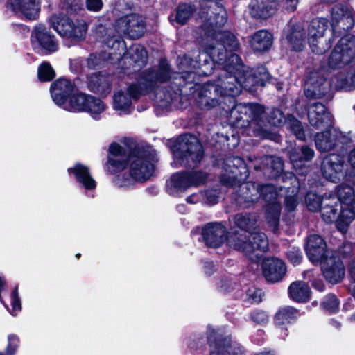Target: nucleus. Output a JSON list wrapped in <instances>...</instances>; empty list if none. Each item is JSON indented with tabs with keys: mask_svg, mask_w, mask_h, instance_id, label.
I'll list each match as a JSON object with an SVG mask.
<instances>
[{
	"mask_svg": "<svg viewBox=\"0 0 355 355\" xmlns=\"http://www.w3.org/2000/svg\"><path fill=\"white\" fill-rule=\"evenodd\" d=\"M225 171L229 174L223 173L220 182L227 187H233L239 184L248 177V170L243 160L239 157H230L225 161Z\"/></svg>",
	"mask_w": 355,
	"mask_h": 355,
	"instance_id": "ddd939ff",
	"label": "nucleus"
},
{
	"mask_svg": "<svg viewBox=\"0 0 355 355\" xmlns=\"http://www.w3.org/2000/svg\"><path fill=\"white\" fill-rule=\"evenodd\" d=\"M51 26L61 36L79 42L85 40L88 26L83 19L73 21L60 15H53L49 19Z\"/></svg>",
	"mask_w": 355,
	"mask_h": 355,
	"instance_id": "9d476101",
	"label": "nucleus"
},
{
	"mask_svg": "<svg viewBox=\"0 0 355 355\" xmlns=\"http://www.w3.org/2000/svg\"><path fill=\"white\" fill-rule=\"evenodd\" d=\"M288 155L296 173L300 175H305L308 172V168L305 166L304 162L311 160L315 152L311 148L304 145L301 147L300 151L297 149L291 150Z\"/></svg>",
	"mask_w": 355,
	"mask_h": 355,
	"instance_id": "5701e85b",
	"label": "nucleus"
},
{
	"mask_svg": "<svg viewBox=\"0 0 355 355\" xmlns=\"http://www.w3.org/2000/svg\"><path fill=\"white\" fill-rule=\"evenodd\" d=\"M110 155L107 164V170L114 173L124 168L127 162L129 165V176L118 175L114 180L119 187H128L134 181L144 182L148 180L154 172V164L157 161L154 150L135 146L132 150H126L116 143L110 146Z\"/></svg>",
	"mask_w": 355,
	"mask_h": 355,
	"instance_id": "7ed1b4c3",
	"label": "nucleus"
},
{
	"mask_svg": "<svg viewBox=\"0 0 355 355\" xmlns=\"http://www.w3.org/2000/svg\"><path fill=\"white\" fill-rule=\"evenodd\" d=\"M354 24V13L347 6L335 5L331 9V37L327 40L324 35L329 27L325 18L313 19L308 27V42L311 51L322 55L332 46L334 38L347 36L346 32L352 29Z\"/></svg>",
	"mask_w": 355,
	"mask_h": 355,
	"instance_id": "20e7f679",
	"label": "nucleus"
},
{
	"mask_svg": "<svg viewBox=\"0 0 355 355\" xmlns=\"http://www.w3.org/2000/svg\"><path fill=\"white\" fill-rule=\"evenodd\" d=\"M89 87L94 93L105 94L110 90L105 77L100 73H94L88 77Z\"/></svg>",
	"mask_w": 355,
	"mask_h": 355,
	"instance_id": "e433bc0d",
	"label": "nucleus"
},
{
	"mask_svg": "<svg viewBox=\"0 0 355 355\" xmlns=\"http://www.w3.org/2000/svg\"><path fill=\"white\" fill-rule=\"evenodd\" d=\"M331 69H343L331 79L337 89H355V37L347 35L337 42L329 60Z\"/></svg>",
	"mask_w": 355,
	"mask_h": 355,
	"instance_id": "423d86ee",
	"label": "nucleus"
},
{
	"mask_svg": "<svg viewBox=\"0 0 355 355\" xmlns=\"http://www.w3.org/2000/svg\"><path fill=\"white\" fill-rule=\"evenodd\" d=\"M347 141L348 137L343 132L334 128L318 132L315 136V147L320 152L331 151Z\"/></svg>",
	"mask_w": 355,
	"mask_h": 355,
	"instance_id": "2eb2a0df",
	"label": "nucleus"
},
{
	"mask_svg": "<svg viewBox=\"0 0 355 355\" xmlns=\"http://www.w3.org/2000/svg\"><path fill=\"white\" fill-rule=\"evenodd\" d=\"M287 257L293 265L299 264L302 259V252L298 248H292L289 250Z\"/></svg>",
	"mask_w": 355,
	"mask_h": 355,
	"instance_id": "864d4df0",
	"label": "nucleus"
},
{
	"mask_svg": "<svg viewBox=\"0 0 355 355\" xmlns=\"http://www.w3.org/2000/svg\"><path fill=\"white\" fill-rule=\"evenodd\" d=\"M328 198L329 196H324L321 198L315 193L309 192L305 199L307 208L311 211H315L322 205L324 198Z\"/></svg>",
	"mask_w": 355,
	"mask_h": 355,
	"instance_id": "79ce46f5",
	"label": "nucleus"
},
{
	"mask_svg": "<svg viewBox=\"0 0 355 355\" xmlns=\"http://www.w3.org/2000/svg\"><path fill=\"white\" fill-rule=\"evenodd\" d=\"M347 169L345 157L338 154H330L325 157L321 166L324 178L335 183L345 178Z\"/></svg>",
	"mask_w": 355,
	"mask_h": 355,
	"instance_id": "f8f14e48",
	"label": "nucleus"
},
{
	"mask_svg": "<svg viewBox=\"0 0 355 355\" xmlns=\"http://www.w3.org/2000/svg\"><path fill=\"white\" fill-rule=\"evenodd\" d=\"M103 42H105L103 40ZM105 43V52L103 55H97V54H91L87 60V67L89 69H94L95 67H98L101 64L102 60H110L111 62H113L110 58H109V54L108 53L111 51L110 48L109 49Z\"/></svg>",
	"mask_w": 355,
	"mask_h": 355,
	"instance_id": "a19ab883",
	"label": "nucleus"
},
{
	"mask_svg": "<svg viewBox=\"0 0 355 355\" xmlns=\"http://www.w3.org/2000/svg\"><path fill=\"white\" fill-rule=\"evenodd\" d=\"M178 211L182 214H184L186 211V207L184 205H179L177 207Z\"/></svg>",
	"mask_w": 355,
	"mask_h": 355,
	"instance_id": "338daca9",
	"label": "nucleus"
},
{
	"mask_svg": "<svg viewBox=\"0 0 355 355\" xmlns=\"http://www.w3.org/2000/svg\"><path fill=\"white\" fill-rule=\"evenodd\" d=\"M303 276L304 279L312 280V285L319 291H323L324 288V283L320 279H315V275L313 270H307L304 272Z\"/></svg>",
	"mask_w": 355,
	"mask_h": 355,
	"instance_id": "603ef678",
	"label": "nucleus"
},
{
	"mask_svg": "<svg viewBox=\"0 0 355 355\" xmlns=\"http://www.w3.org/2000/svg\"><path fill=\"white\" fill-rule=\"evenodd\" d=\"M298 3L299 0H259L258 3L253 4L252 9L259 18H268L275 14L277 5L288 12H293Z\"/></svg>",
	"mask_w": 355,
	"mask_h": 355,
	"instance_id": "f3484780",
	"label": "nucleus"
},
{
	"mask_svg": "<svg viewBox=\"0 0 355 355\" xmlns=\"http://www.w3.org/2000/svg\"><path fill=\"white\" fill-rule=\"evenodd\" d=\"M285 116L282 112L277 109H272L268 113V122L275 127H280L286 123Z\"/></svg>",
	"mask_w": 355,
	"mask_h": 355,
	"instance_id": "c03bdc74",
	"label": "nucleus"
},
{
	"mask_svg": "<svg viewBox=\"0 0 355 355\" xmlns=\"http://www.w3.org/2000/svg\"><path fill=\"white\" fill-rule=\"evenodd\" d=\"M305 250L309 259L314 264L319 263L330 252L326 250V243L318 234L310 235L306 240Z\"/></svg>",
	"mask_w": 355,
	"mask_h": 355,
	"instance_id": "4be33fe9",
	"label": "nucleus"
},
{
	"mask_svg": "<svg viewBox=\"0 0 355 355\" xmlns=\"http://www.w3.org/2000/svg\"><path fill=\"white\" fill-rule=\"evenodd\" d=\"M85 6L89 11L98 12L102 9L103 3L102 0H85Z\"/></svg>",
	"mask_w": 355,
	"mask_h": 355,
	"instance_id": "6e6d98bb",
	"label": "nucleus"
},
{
	"mask_svg": "<svg viewBox=\"0 0 355 355\" xmlns=\"http://www.w3.org/2000/svg\"><path fill=\"white\" fill-rule=\"evenodd\" d=\"M324 278L332 284L339 282L345 275V268L339 257L328 254L319 262Z\"/></svg>",
	"mask_w": 355,
	"mask_h": 355,
	"instance_id": "6ab92c4d",
	"label": "nucleus"
},
{
	"mask_svg": "<svg viewBox=\"0 0 355 355\" xmlns=\"http://www.w3.org/2000/svg\"><path fill=\"white\" fill-rule=\"evenodd\" d=\"M286 39L293 49L300 51L304 44V30L300 24H297L290 28L286 35Z\"/></svg>",
	"mask_w": 355,
	"mask_h": 355,
	"instance_id": "f704fd0d",
	"label": "nucleus"
},
{
	"mask_svg": "<svg viewBox=\"0 0 355 355\" xmlns=\"http://www.w3.org/2000/svg\"><path fill=\"white\" fill-rule=\"evenodd\" d=\"M177 150L174 157L183 166L189 165L191 162L195 164L201 160L203 151L198 138L190 134L180 135L177 140Z\"/></svg>",
	"mask_w": 355,
	"mask_h": 355,
	"instance_id": "9b49d317",
	"label": "nucleus"
},
{
	"mask_svg": "<svg viewBox=\"0 0 355 355\" xmlns=\"http://www.w3.org/2000/svg\"><path fill=\"white\" fill-rule=\"evenodd\" d=\"M242 198L247 204L246 206L254 203L260 196L266 202V214L268 225L271 230L276 234L281 213V204L277 200L278 194L275 187L272 184L257 185L254 182H246L241 186Z\"/></svg>",
	"mask_w": 355,
	"mask_h": 355,
	"instance_id": "0eeeda50",
	"label": "nucleus"
},
{
	"mask_svg": "<svg viewBox=\"0 0 355 355\" xmlns=\"http://www.w3.org/2000/svg\"><path fill=\"white\" fill-rule=\"evenodd\" d=\"M207 339L211 347H214L211 353L216 352L220 355H245V350L243 346L230 338L222 339L218 336L216 331L209 327L207 329Z\"/></svg>",
	"mask_w": 355,
	"mask_h": 355,
	"instance_id": "4468645a",
	"label": "nucleus"
},
{
	"mask_svg": "<svg viewBox=\"0 0 355 355\" xmlns=\"http://www.w3.org/2000/svg\"><path fill=\"white\" fill-rule=\"evenodd\" d=\"M286 124L288 128H289L295 135L297 139L300 140L304 139L305 135L302 124L293 116H287L286 119Z\"/></svg>",
	"mask_w": 355,
	"mask_h": 355,
	"instance_id": "ea45409f",
	"label": "nucleus"
},
{
	"mask_svg": "<svg viewBox=\"0 0 355 355\" xmlns=\"http://www.w3.org/2000/svg\"><path fill=\"white\" fill-rule=\"evenodd\" d=\"M202 236L206 245L211 248H218L227 241L226 227L221 223H209L202 228Z\"/></svg>",
	"mask_w": 355,
	"mask_h": 355,
	"instance_id": "aec40b11",
	"label": "nucleus"
},
{
	"mask_svg": "<svg viewBox=\"0 0 355 355\" xmlns=\"http://www.w3.org/2000/svg\"><path fill=\"white\" fill-rule=\"evenodd\" d=\"M19 345V338L15 334H9L6 348V355H15Z\"/></svg>",
	"mask_w": 355,
	"mask_h": 355,
	"instance_id": "49530a36",
	"label": "nucleus"
},
{
	"mask_svg": "<svg viewBox=\"0 0 355 355\" xmlns=\"http://www.w3.org/2000/svg\"><path fill=\"white\" fill-rule=\"evenodd\" d=\"M355 218V211L349 209H342L340 216L336 220V226L342 234L347 232L350 223Z\"/></svg>",
	"mask_w": 355,
	"mask_h": 355,
	"instance_id": "4c0bfd02",
	"label": "nucleus"
},
{
	"mask_svg": "<svg viewBox=\"0 0 355 355\" xmlns=\"http://www.w3.org/2000/svg\"><path fill=\"white\" fill-rule=\"evenodd\" d=\"M182 76L180 73H171L168 64L165 60H162L157 67L145 71L142 73L139 83L130 85L126 91H117L113 96V108L119 114H128L131 112L132 100H137L141 95L148 93L150 90L158 87L159 84H168L172 92L163 89L156 92V98L163 102L162 106L166 107L173 103L180 95L173 98V101L167 103L164 96L168 94L175 96L174 89L176 88L175 78Z\"/></svg>",
	"mask_w": 355,
	"mask_h": 355,
	"instance_id": "f03ea898",
	"label": "nucleus"
},
{
	"mask_svg": "<svg viewBox=\"0 0 355 355\" xmlns=\"http://www.w3.org/2000/svg\"><path fill=\"white\" fill-rule=\"evenodd\" d=\"M248 159L252 162L255 170H261L265 175L270 178L278 177L283 171L284 164L279 157L265 156L261 158L250 156Z\"/></svg>",
	"mask_w": 355,
	"mask_h": 355,
	"instance_id": "a211bd4d",
	"label": "nucleus"
},
{
	"mask_svg": "<svg viewBox=\"0 0 355 355\" xmlns=\"http://www.w3.org/2000/svg\"><path fill=\"white\" fill-rule=\"evenodd\" d=\"M89 96L82 92H73L64 105H62L61 107L69 112H85Z\"/></svg>",
	"mask_w": 355,
	"mask_h": 355,
	"instance_id": "7c9ffc66",
	"label": "nucleus"
},
{
	"mask_svg": "<svg viewBox=\"0 0 355 355\" xmlns=\"http://www.w3.org/2000/svg\"><path fill=\"white\" fill-rule=\"evenodd\" d=\"M34 49L53 53L58 50V43L55 36L44 25L36 26L31 34Z\"/></svg>",
	"mask_w": 355,
	"mask_h": 355,
	"instance_id": "dca6fc26",
	"label": "nucleus"
},
{
	"mask_svg": "<svg viewBox=\"0 0 355 355\" xmlns=\"http://www.w3.org/2000/svg\"><path fill=\"white\" fill-rule=\"evenodd\" d=\"M194 8L191 4L182 3L177 8L175 20L178 24H184L193 13Z\"/></svg>",
	"mask_w": 355,
	"mask_h": 355,
	"instance_id": "58836bf2",
	"label": "nucleus"
},
{
	"mask_svg": "<svg viewBox=\"0 0 355 355\" xmlns=\"http://www.w3.org/2000/svg\"><path fill=\"white\" fill-rule=\"evenodd\" d=\"M12 311L10 313L12 315H16L21 310V300L18 295V288L16 286L11 295Z\"/></svg>",
	"mask_w": 355,
	"mask_h": 355,
	"instance_id": "de8ad7c7",
	"label": "nucleus"
},
{
	"mask_svg": "<svg viewBox=\"0 0 355 355\" xmlns=\"http://www.w3.org/2000/svg\"><path fill=\"white\" fill-rule=\"evenodd\" d=\"M251 320L259 324H265L268 322V313L262 310H256L250 314Z\"/></svg>",
	"mask_w": 355,
	"mask_h": 355,
	"instance_id": "8fccbe9b",
	"label": "nucleus"
},
{
	"mask_svg": "<svg viewBox=\"0 0 355 355\" xmlns=\"http://www.w3.org/2000/svg\"><path fill=\"white\" fill-rule=\"evenodd\" d=\"M202 25L198 28L205 52L198 55L199 60H193L188 55L179 57L178 63L182 76L176 77L175 96L181 94V87L187 83L196 81V76H209L212 73L214 62L223 65L219 79L215 83H207L197 88V103L202 109H210L219 104L218 97H230V103L234 104V97L238 96L241 88L252 90L256 85L264 86L270 80V74L264 66L250 69L244 66L239 56L232 51L239 49L236 37L229 31L220 28L227 19L225 8L215 2L209 6L208 10L202 8L200 11ZM167 103L173 101L171 94L164 96ZM263 106L255 103H239L230 110V118L241 127L250 126L255 136L270 139L275 142L280 141L276 132L269 131L264 116Z\"/></svg>",
	"mask_w": 355,
	"mask_h": 355,
	"instance_id": "f257e3e1",
	"label": "nucleus"
},
{
	"mask_svg": "<svg viewBox=\"0 0 355 355\" xmlns=\"http://www.w3.org/2000/svg\"><path fill=\"white\" fill-rule=\"evenodd\" d=\"M37 75L40 81L46 82L54 78L55 71L49 63L44 62L38 67Z\"/></svg>",
	"mask_w": 355,
	"mask_h": 355,
	"instance_id": "37998d69",
	"label": "nucleus"
},
{
	"mask_svg": "<svg viewBox=\"0 0 355 355\" xmlns=\"http://www.w3.org/2000/svg\"><path fill=\"white\" fill-rule=\"evenodd\" d=\"M8 7L28 19H35L39 13V0H8Z\"/></svg>",
	"mask_w": 355,
	"mask_h": 355,
	"instance_id": "a878e982",
	"label": "nucleus"
},
{
	"mask_svg": "<svg viewBox=\"0 0 355 355\" xmlns=\"http://www.w3.org/2000/svg\"><path fill=\"white\" fill-rule=\"evenodd\" d=\"M308 118L310 124L319 128H329L332 125L333 117L327 110L325 106L316 103L310 106L308 112Z\"/></svg>",
	"mask_w": 355,
	"mask_h": 355,
	"instance_id": "412c9836",
	"label": "nucleus"
},
{
	"mask_svg": "<svg viewBox=\"0 0 355 355\" xmlns=\"http://www.w3.org/2000/svg\"><path fill=\"white\" fill-rule=\"evenodd\" d=\"M297 311L292 307H284L276 313L275 322L276 325L284 329L285 326L292 323L297 317Z\"/></svg>",
	"mask_w": 355,
	"mask_h": 355,
	"instance_id": "c9c22d12",
	"label": "nucleus"
},
{
	"mask_svg": "<svg viewBox=\"0 0 355 355\" xmlns=\"http://www.w3.org/2000/svg\"><path fill=\"white\" fill-rule=\"evenodd\" d=\"M262 294L261 290L255 287L250 288L246 292V296L248 300L254 303L261 301Z\"/></svg>",
	"mask_w": 355,
	"mask_h": 355,
	"instance_id": "5fc2aeb1",
	"label": "nucleus"
},
{
	"mask_svg": "<svg viewBox=\"0 0 355 355\" xmlns=\"http://www.w3.org/2000/svg\"><path fill=\"white\" fill-rule=\"evenodd\" d=\"M74 85L69 80L60 78L52 83L50 92L54 103L59 107L64 105L74 92Z\"/></svg>",
	"mask_w": 355,
	"mask_h": 355,
	"instance_id": "b1692460",
	"label": "nucleus"
},
{
	"mask_svg": "<svg viewBox=\"0 0 355 355\" xmlns=\"http://www.w3.org/2000/svg\"><path fill=\"white\" fill-rule=\"evenodd\" d=\"M106 46L111 50L108 53L109 58L113 62L124 60L125 63L132 66L134 71L140 70L147 62V52L139 44H134L126 50L125 42L117 37L107 40Z\"/></svg>",
	"mask_w": 355,
	"mask_h": 355,
	"instance_id": "6e6552de",
	"label": "nucleus"
},
{
	"mask_svg": "<svg viewBox=\"0 0 355 355\" xmlns=\"http://www.w3.org/2000/svg\"><path fill=\"white\" fill-rule=\"evenodd\" d=\"M69 173L73 174L76 182L87 190L94 189L96 187V181L92 177L88 167L81 164H76L73 167L68 168Z\"/></svg>",
	"mask_w": 355,
	"mask_h": 355,
	"instance_id": "bb28decb",
	"label": "nucleus"
},
{
	"mask_svg": "<svg viewBox=\"0 0 355 355\" xmlns=\"http://www.w3.org/2000/svg\"><path fill=\"white\" fill-rule=\"evenodd\" d=\"M286 272L284 262L277 258H268L263 261V274L268 282H277L282 279Z\"/></svg>",
	"mask_w": 355,
	"mask_h": 355,
	"instance_id": "393cba45",
	"label": "nucleus"
},
{
	"mask_svg": "<svg viewBox=\"0 0 355 355\" xmlns=\"http://www.w3.org/2000/svg\"><path fill=\"white\" fill-rule=\"evenodd\" d=\"M257 216L254 214H238L234 216L235 225L240 231L232 229L227 245L244 252L252 261H257L268 249V240L261 232H250L255 229Z\"/></svg>",
	"mask_w": 355,
	"mask_h": 355,
	"instance_id": "39448f33",
	"label": "nucleus"
},
{
	"mask_svg": "<svg viewBox=\"0 0 355 355\" xmlns=\"http://www.w3.org/2000/svg\"><path fill=\"white\" fill-rule=\"evenodd\" d=\"M332 200L331 196L328 198H324L322 205L320 207V212L323 220L327 223H332L337 218V211L338 207L341 209V206L338 203H335Z\"/></svg>",
	"mask_w": 355,
	"mask_h": 355,
	"instance_id": "473e14b6",
	"label": "nucleus"
},
{
	"mask_svg": "<svg viewBox=\"0 0 355 355\" xmlns=\"http://www.w3.org/2000/svg\"><path fill=\"white\" fill-rule=\"evenodd\" d=\"M341 253L344 257H353L355 253V246L352 243H345L343 244Z\"/></svg>",
	"mask_w": 355,
	"mask_h": 355,
	"instance_id": "4d7b16f0",
	"label": "nucleus"
},
{
	"mask_svg": "<svg viewBox=\"0 0 355 355\" xmlns=\"http://www.w3.org/2000/svg\"><path fill=\"white\" fill-rule=\"evenodd\" d=\"M190 187L189 175L187 172L174 173L166 182V189L171 196H178Z\"/></svg>",
	"mask_w": 355,
	"mask_h": 355,
	"instance_id": "c85d7f7f",
	"label": "nucleus"
},
{
	"mask_svg": "<svg viewBox=\"0 0 355 355\" xmlns=\"http://www.w3.org/2000/svg\"><path fill=\"white\" fill-rule=\"evenodd\" d=\"M284 203H285L286 209L288 211H292L295 209V207L297 205V198L294 196H287L285 198Z\"/></svg>",
	"mask_w": 355,
	"mask_h": 355,
	"instance_id": "13d9d810",
	"label": "nucleus"
},
{
	"mask_svg": "<svg viewBox=\"0 0 355 355\" xmlns=\"http://www.w3.org/2000/svg\"><path fill=\"white\" fill-rule=\"evenodd\" d=\"M348 162L351 166L355 169V148L349 152L348 155Z\"/></svg>",
	"mask_w": 355,
	"mask_h": 355,
	"instance_id": "0e129e2a",
	"label": "nucleus"
},
{
	"mask_svg": "<svg viewBox=\"0 0 355 355\" xmlns=\"http://www.w3.org/2000/svg\"><path fill=\"white\" fill-rule=\"evenodd\" d=\"M146 24L142 16L138 14H129L123 15L115 21L112 28L105 30V35L103 36L106 43L107 40H114L121 35H126L132 39L141 37L145 32Z\"/></svg>",
	"mask_w": 355,
	"mask_h": 355,
	"instance_id": "1a4fd4ad",
	"label": "nucleus"
},
{
	"mask_svg": "<svg viewBox=\"0 0 355 355\" xmlns=\"http://www.w3.org/2000/svg\"><path fill=\"white\" fill-rule=\"evenodd\" d=\"M256 355H275L272 353L270 352H262L260 353L257 354Z\"/></svg>",
	"mask_w": 355,
	"mask_h": 355,
	"instance_id": "774afa93",
	"label": "nucleus"
},
{
	"mask_svg": "<svg viewBox=\"0 0 355 355\" xmlns=\"http://www.w3.org/2000/svg\"><path fill=\"white\" fill-rule=\"evenodd\" d=\"M349 273L352 278V283L350 288L352 291L353 295L355 297V259L349 263Z\"/></svg>",
	"mask_w": 355,
	"mask_h": 355,
	"instance_id": "bf43d9fd",
	"label": "nucleus"
},
{
	"mask_svg": "<svg viewBox=\"0 0 355 355\" xmlns=\"http://www.w3.org/2000/svg\"><path fill=\"white\" fill-rule=\"evenodd\" d=\"M288 293L291 298L293 300L304 302L309 299L311 291L305 282L297 281L290 285Z\"/></svg>",
	"mask_w": 355,
	"mask_h": 355,
	"instance_id": "2f4dec72",
	"label": "nucleus"
},
{
	"mask_svg": "<svg viewBox=\"0 0 355 355\" xmlns=\"http://www.w3.org/2000/svg\"><path fill=\"white\" fill-rule=\"evenodd\" d=\"M272 41V35L270 32L260 30L251 37L250 46L254 51L263 52L270 49Z\"/></svg>",
	"mask_w": 355,
	"mask_h": 355,
	"instance_id": "c756f323",
	"label": "nucleus"
},
{
	"mask_svg": "<svg viewBox=\"0 0 355 355\" xmlns=\"http://www.w3.org/2000/svg\"><path fill=\"white\" fill-rule=\"evenodd\" d=\"M202 201L210 205H215L218 201V192L216 189H210L202 193Z\"/></svg>",
	"mask_w": 355,
	"mask_h": 355,
	"instance_id": "3c124183",
	"label": "nucleus"
},
{
	"mask_svg": "<svg viewBox=\"0 0 355 355\" xmlns=\"http://www.w3.org/2000/svg\"><path fill=\"white\" fill-rule=\"evenodd\" d=\"M315 75L311 76L305 83L304 94L308 98H320L329 89V83L323 77L315 80Z\"/></svg>",
	"mask_w": 355,
	"mask_h": 355,
	"instance_id": "cd10ccee",
	"label": "nucleus"
},
{
	"mask_svg": "<svg viewBox=\"0 0 355 355\" xmlns=\"http://www.w3.org/2000/svg\"><path fill=\"white\" fill-rule=\"evenodd\" d=\"M73 0H67L66 3H63L61 6V8L67 12V13L71 14L72 12L71 4Z\"/></svg>",
	"mask_w": 355,
	"mask_h": 355,
	"instance_id": "e2e57ef3",
	"label": "nucleus"
},
{
	"mask_svg": "<svg viewBox=\"0 0 355 355\" xmlns=\"http://www.w3.org/2000/svg\"><path fill=\"white\" fill-rule=\"evenodd\" d=\"M322 305L326 311L333 313L338 311L339 302L334 295L330 294L325 297Z\"/></svg>",
	"mask_w": 355,
	"mask_h": 355,
	"instance_id": "a18cd8bd",
	"label": "nucleus"
},
{
	"mask_svg": "<svg viewBox=\"0 0 355 355\" xmlns=\"http://www.w3.org/2000/svg\"><path fill=\"white\" fill-rule=\"evenodd\" d=\"M87 101L85 112H87L93 119L100 120L107 108V105L100 98L91 95Z\"/></svg>",
	"mask_w": 355,
	"mask_h": 355,
	"instance_id": "72a5a7b5",
	"label": "nucleus"
},
{
	"mask_svg": "<svg viewBox=\"0 0 355 355\" xmlns=\"http://www.w3.org/2000/svg\"><path fill=\"white\" fill-rule=\"evenodd\" d=\"M189 175L190 186H198L202 184L207 179V174L201 171L187 172Z\"/></svg>",
	"mask_w": 355,
	"mask_h": 355,
	"instance_id": "09e8293b",
	"label": "nucleus"
},
{
	"mask_svg": "<svg viewBox=\"0 0 355 355\" xmlns=\"http://www.w3.org/2000/svg\"><path fill=\"white\" fill-rule=\"evenodd\" d=\"M202 193H193L187 198V202L190 204H196L200 201H202Z\"/></svg>",
	"mask_w": 355,
	"mask_h": 355,
	"instance_id": "052dcab7",
	"label": "nucleus"
},
{
	"mask_svg": "<svg viewBox=\"0 0 355 355\" xmlns=\"http://www.w3.org/2000/svg\"><path fill=\"white\" fill-rule=\"evenodd\" d=\"M205 272L207 275H211L214 271V266L212 262H205L204 266Z\"/></svg>",
	"mask_w": 355,
	"mask_h": 355,
	"instance_id": "680f3d73",
	"label": "nucleus"
},
{
	"mask_svg": "<svg viewBox=\"0 0 355 355\" xmlns=\"http://www.w3.org/2000/svg\"><path fill=\"white\" fill-rule=\"evenodd\" d=\"M331 325L335 327L336 329H339L340 327V323L335 320H331Z\"/></svg>",
	"mask_w": 355,
	"mask_h": 355,
	"instance_id": "69168bd1",
	"label": "nucleus"
}]
</instances>
